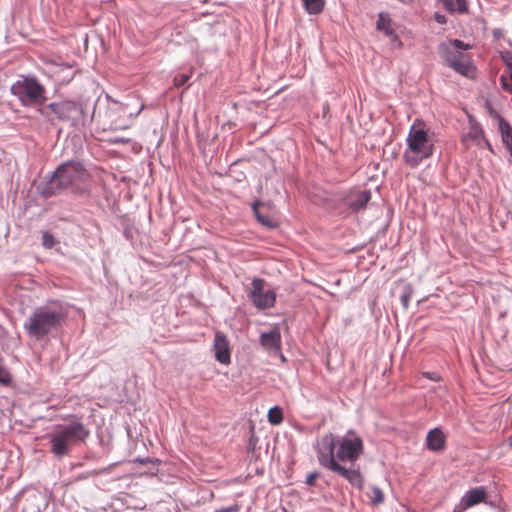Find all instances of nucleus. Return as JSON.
<instances>
[{
  "mask_svg": "<svg viewBox=\"0 0 512 512\" xmlns=\"http://www.w3.org/2000/svg\"><path fill=\"white\" fill-rule=\"evenodd\" d=\"M316 451L321 466L342 476L354 487L363 488L364 477L360 470L345 468L340 464L349 462L353 466L364 451L363 440L355 432L349 431L339 438L327 433L317 440Z\"/></svg>",
  "mask_w": 512,
  "mask_h": 512,
  "instance_id": "f257e3e1",
  "label": "nucleus"
},
{
  "mask_svg": "<svg viewBox=\"0 0 512 512\" xmlns=\"http://www.w3.org/2000/svg\"><path fill=\"white\" fill-rule=\"evenodd\" d=\"M66 318V313L59 303H52L36 308L24 322L28 336L41 340L53 330L59 328Z\"/></svg>",
  "mask_w": 512,
  "mask_h": 512,
  "instance_id": "f03ea898",
  "label": "nucleus"
},
{
  "mask_svg": "<svg viewBox=\"0 0 512 512\" xmlns=\"http://www.w3.org/2000/svg\"><path fill=\"white\" fill-rule=\"evenodd\" d=\"M90 431L79 421L67 425H57L49 434L50 452L58 458L70 453L73 447L83 443Z\"/></svg>",
  "mask_w": 512,
  "mask_h": 512,
  "instance_id": "7ed1b4c3",
  "label": "nucleus"
},
{
  "mask_svg": "<svg viewBox=\"0 0 512 512\" xmlns=\"http://www.w3.org/2000/svg\"><path fill=\"white\" fill-rule=\"evenodd\" d=\"M88 177V172L80 162L70 161L64 163L52 176L48 184L47 196L56 194L62 189L84 190Z\"/></svg>",
  "mask_w": 512,
  "mask_h": 512,
  "instance_id": "20e7f679",
  "label": "nucleus"
},
{
  "mask_svg": "<svg viewBox=\"0 0 512 512\" xmlns=\"http://www.w3.org/2000/svg\"><path fill=\"white\" fill-rule=\"evenodd\" d=\"M407 149L404 152L405 162L412 168L433 154V140L428 134L424 123L416 121L410 128L407 137Z\"/></svg>",
  "mask_w": 512,
  "mask_h": 512,
  "instance_id": "39448f33",
  "label": "nucleus"
},
{
  "mask_svg": "<svg viewBox=\"0 0 512 512\" xmlns=\"http://www.w3.org/2000/svg\"><path fill=\"white\" fill-rule=\"evenodd\" d=\"M471 48V45L455 39L445 44L441 51L444 63L455 72L468 77L476 76V67L472 63L471 56L463 51Z\"/></svg>",
  "mask_w": 512,
  "mask_h": 512,
  "instance_id": "423d86ee",
  "label": "nucleus"
},
{
  "mask_svg": "<svg viewBox=\"0 0 512 512\" xmlns=\"http://www.w3.org/2000/svg\"><path fill=\"white\" fill-rule=\"evenodd\" d=\"M10 91L24 106H42L46 101V89L35 77H21Z\"/></svg>",
  "mask_w": 512,
  "mask_h": 512,
  "instance_id": "0eeeda50",
  "label": "nucleus"
},
{
  "mask_svg": "<svg viewBox=\"0 0 512 512\" xmlns=\"http://www.w3.org/2000/svg\"><path fill=\"white\" fill-rule=\"evenodd\" d=\"M39 113L54 124L75 120L81 113V107L76 102L66 100L50 103L39 109Z\"/></svg>",
  "mask_w": 512,
  "mask_h": 512,
  "instance_id": "6e6552de",
  "label": "nucleus"
},
{
  "mask_svg": "<svg viewBox=\"0 0 512 512\" xmlns=\"http://www.w3.org/2000/svg\"><path fill=\"white\" fill-rule=\"evenodd\" d=\"M265 286L266 283L263 279L255 278L248 291L251 302L260 310L272 308L276 302V293L271 289H266Z\"/></svg>",
  "mask_w": 512,
  "mask_h": 512,
  "instance_id": "1a4fd4ad",
  "label": "nucleus"
},
{
  "mask_svg": "<svg viewBox=\"0 0 512 512\" xmlns=\"http://www.w3.org/2000/svg\"><path fill=\"white\" fill-rule=\"evenodd\" d=\"M370 199L371 192L369 190L351 189L342 196L341 202L350 212H356L364 209Z\"/></svg>",
  "mask_w": 512,
  "mask_h": 512,
  "instance_id": "9d476101",
  "label": "nucleus"
},
{
  "mask_svg": "<svg viewBox=\"0 0 512 512\" xmlns=\"http://www.w3.org/2000/svg\"><path fill=\"white\" fill-rule=\"evenodd\" d=\"M488 497V493L485 487H476L468 492L462 497L459 510L455 509L454 512H462L463 510L475 506L479 503L484 502Z\"/></svg>",
  "mask_w": 512,
  "mask_h": 512,
  "instance_id": "9b49d317",
  "label": "nucleus"
},
{
  "mask_svg": "<svg viewBox=\"0 0 512 512\" xmlns=\"http://www.w3.org/2000/svg\"><path fill=\"white\" fill-rule=\"evenodd\" d=\"M213 348L217 361L226 365L230 363L229 341L225 334L220 332L216 333Z\"/></svg>",
  "mask_w": 512,
  "mask_h": 512,
  "instance_id": "f8f14e48",
  "label": "nucleus"
},
{
  "mask_svg": "<svg viewBox=\"0 0 512 512\" xmlns=\"http://www.w3.org/2000/svg\"><path fill=\"white\" fill-rule=\"evenodd\" d=\"M260 343L266 350L280 354L281 334L279 329L274 328L269 332L262 333L260 336Z\"/></svg>",
  "mask_w": 512,
  "mask_h": 512,
  "instance_id": "ddd939ff",
  "label": "nucleus"
},
{
  "mask_svg": "<svg viewBox=\"0 0 512 512\" xmlns=\"http://www.w3.org/2000/svg\"><path fill=\"white\" fill-rule=\"evenodd\" d=\"M426 442L428 449L431 451L444 450L446 444L445 435L438 428L432 429L427 434Z\"/></svg>",
  "mask_w": 512,
  "mask_h": 512,
  "instance_id": "4468645a",
  "label": "nucleus"
},
{
  "mask_svg": "<svg viewBox=\"0 0 512 512\" xmlns=\"http://www.w3.org/2000/svg\"><path fill=\"white\" fill-rule=\"evenodd\" d=\"M450 13L464 14L468 12L467 0H439Z\"/></svg>",
  "mask_w": 512,
  "mask_h": 512,
  "instance_id": "2eb2a0df",
  "label": "nucleus"
},
{
  "mask_svg": "<svg viewBox=\"0 0 512 512\" xmlns=\"http://www.w3.org/2000/svg\"><path fill=\"white\" fill-rule=\"evenodd\" d=\"M376 26L379 31H383L387 36H391L393 41L399 40L398 36L393 33L391 19L388 14L379 13Z\"/></svg>",
  "mask_w": 512,
  "mask_h": 512,
  "instance_id": "dca6fc26",
  "label": "nucleus"
},
{
  "mask_svg": "<svg viewBox=\"0 0 512 512\" xmlns=\"http://www.w3.org/2000/svg\"><path fill=\"white\" fill-rule=\"evenodd\" d=\"M265 205L261 202H255L253 205V212L255 214L256 219L258 222L268 228L275 227L276 223L275 221L267 214L262 213L261 208H263Z\"/></svg>",
  "mask_w": 512,
  "mask_h": 512,
  "instance_id": "f3484780",
  "label": "nucleus"
},
{
  "mask_svg": "<svg viewBox=\"0 0 512 512\" xmlns=\"http://www.w3.org/2000/svg\"><path fill=\"white\" fill-rule=\"evenodd\" d=\"M499 129L501 132L502 141L512 155V128L506 121L501 119L499 122Z\"/></svg>",
  "mask_w": 512,
  "mask_h": 512,
  "instance_id": "a211bd4d",
  "label": "nucleus"
},
{
  "mask_svg": "<svg viewBox=\"0 0 512 512\" xmlns=\"http://www.w3.org/2000/svg\"><path fill=\"white\" fill-rule=\"evenodd\" d=\"M306 11L311 15L320 14L324 10L325 0H302Z\"/></svg>",
  "mask_w": 512,
  "mask_h": 512,
  "instance_id": "6ab92c4d",
  "label": "nucleus"
},
{
  "mask_svg": "<svg viewBox=\"0 0 512 512\" xmlns=\"http://www.w3.org/2000/svg\"><path fill=\"white\" fill-rule=\"evenodd\" d=\"M267 416L272 425H279L283 422V411L279 406L270 408Z\"/></svg>",
  "mask_w": 512,
  "mask_h": 512,
  "instance_id": "aec40b11",
  "label": "nucleus"
},
{
  "mask_svg": "<svg viewBox=\"0 0 512 512\" xmlns=\"http://www.w3.org/2000/svg\"><path fill=\"white\" fill-rule=\"evenodd\" d=\"M367 495L370 499V503L374 506L384 502V493L379 487H372Z\"/></svg>",
  "mask_w": 512,
  "mask_h": 512,
  "instance_id": "412c9836",
  "label": "nucleus"
},
{
  "mask_svg": "<svg viewBox=\"0 0 512 512\" xmlns=\"http://www.w3.org/2000/svg\"><path fill=\"white\" fill-rule=\"evenodd\" d=\"M500 84L504 91L512 94V73H503L500 77Z\"/></svg>",
  "mask_w": 512,
  "mask_h": 512,
  "instance_id": "4be33fe9",
  "label": "nucleus"
},
{
  "mask_svg": "<svg viewBox=\"0 0 512 512\" xmlns=\"http://www.w3.org/2000/svg\"><path fill=\"white\" fill-rule=\"evenodd\" d=\"M57 241L55 240L54 236L49 233L48 231H44L42 233V246L46 249L52 248Z\"/></svg>",
  "mask_w": 512,
  "mask_h": 512,
  "instance_id": "5701e85b",
  "label": "nucleus"
},
{
  "mask_svg": "<svg viewBox=\"0 0 512 512\" xmlns=\"http://www.w3.org/2000/svg\"><path fill=\"white\" fill-rule=\"evenodd\" d=\"M130 127V119L118 121L116 119L111 121V128L114 130H125Z\"/></svg>",
  "mask_w": 512,
  "mask_h": 512,
  "instance_id": "b1692460",
  "label": "nucleus"
},
{
  "mask_svg": "<svg viewBox=\"0 0 512 512\" xmlns=\"http://www.w3.org/2000/svg\"><path fill=\"white\" fill-rule=\"evenodd\" d=\"M190 77H191V73H189V74H185V73L177 74L174 77L173 84H174L175 87H181V86H183V85H185L187 83V81L190 79Z\"/></svg>",
  "mask_w": 512,
  "mask_h": 512,
  "instance_id": "393cba45",
  "label": "nucleus"
},
{
  "mask_svg": "<svg viewBox=\"0 0 512 512\" xmlns=\"http://www.w3.org/2000/svg\"><path fill=\"white\" fill-rule=\"evenodd\" d=\"M422 375L431 380V381H434V382H440L442 381V377L439 373L437 372H422Z\"/></svg>",
  "mask_w": 512,
  "mask_h": 512,
  "instance_id": "a878e982",
  "label": "nucleus"
},
{
  "mask_svg": "<svg viewBox=\"0 0 512 512\" xmlns=\"http://www.w3.org/2000/svg\"><path fill=\"white\" fill-rule=\"evenodd\" d=\"M505 64H506V70L504 73H512V54L507 53L502 56Z\"/></svg>",
  "mask_w": 512,
  "mask_h": 512,
  "instance_id": "bb28decb",
  "label": "nucleus"
},
{
  "mask_svg": "<svg viewBox=\"0 0 512 512\" xmlns=\"http://www.w3.org/2000/svg\"><path fill=\"white\" fill-rule=\"evenodd\" d=\"M318 477H319V474L317 472H313L307 476L306 483L310 486H313Z\"/></svg>",
  "mask_w": 512,
  "mask_h": 512,
  "instance_id": "cd10ccee",
  "label": "nucleus"
},
{
  "mask_svg": "<svg viewBox=\"0 0 512 512\" xmlns=\"http://www.w3.org/2000/svg\"><path fill=\"white\" fill-rule=\"evenodd\" d=\"M134 462H138L140 464H147V463L159 464L160 461L158 459H151V458H144V459L136 458L134 460Z\"/></svg>",
  "mask_w": 512,
  "mask_h": 512,
  "instance_id": "c85d7f7f",
  "label": "nucleus"
},
{
  "mask_svg": "<svg viewBox=\"0 0 512 512\" xmlns=\"http://www.w3.org/2000/svg\"><path fill=\"white\" fill-rule=\"evenodd\" d=\"M114 114L126 115L127 114V106H125V105L119 106L115 111H112L111 116H113Z\"/></svg>",
  "mask_w": 512,
  "mask_h": 512,
  "instance_id": "c756f323",
  "label": "nucleus"
},
{
  "mask_svg": "<svg viewBox=\"0 0 512 512\" xmlns=\"http://www.w3.org/2000/svg\"><path fill=\"white\" fill-rule=\"evenodd\" d=\"M410 296V293H405L401 296V302L404 307H408Z\"/></svg>",
  "mask_w": 512,
  "mask_h": 512,
  "instance_id": "7c9ffc66",
  "label": "nucleus"
},
{
  "mask_svg": "<svg viewBox=\"0 0 512 512\" xmlns=\"http://www.w3.org/2000/svg\"><path fill=\"white\" fill-rule=\"evenodd\" d=\"M434 18L435 20L439 23V24H445L446 23V17L442 14H438L436 13L434 15Z\"/></svg>",
  "mask_w": 512,
  "mask_h": 512,
  "instance_id": "2f4dec72",
  "label": "nucleus"
},
{
  "mask_svg": "<svg viewBox=\"0 0 512 512\" xmlns=\"http://www.w3.org/2000/svg\"><path fill=\"white\" fill-rule=\"evenodd\" d=\"M216 512H238L236 507H227L217 510Z\"/></svg>",
  "mask_w": 512,
  "mask_h": 512,
  "instance_id": "473e14b6",
  "label": "nucleus"
},
{
  "mask_svg": "<svg viewBox=\"0 0 512 512\" xmlns=\"http://www.w3.org/2000/svg\"><path fill=\"white\" fill-rule=\"evenodd\" d=\"M508 446L512 449V435L508 438Z\"/></svg>",
  "mask_w": 512,
  "mask_h": 512,
  "instance_id": "72a5a7b5",
  "label": "nucleus"
},
{
  "mask_svg": "<svg viewBox=\"0 0 512 512\" xmlns=\"http://www.w3.org/2000/svg\"><path fill=\"white\" fill-rule=\"evenodd\" d=\"M129 140H124V139H119V140H116V142H122V143H127Z\"/></svg>",
  "mask_w": 512,
  "mask_h": 512,
  "instance_id": "f704fd0d",
  "label": "nucleus"
},
{
  "mask_svg": "<svg viewBox=\"0 0 512 512\" xmlns=\"http://www.w3.org/2000/svg\"><path fill=\"white\" fill-rule=\"evenodd\" d=\"M142 108H143V105L140 107V109H139V110H137V112H136V114H135V115H138V114L140 113V111L142 110Z\"/></svg>",
  "mask_w": 512,
  "mask_h": 512,
  "instance_id": "c9c22d12",
  "label": "nucleus"
},
{
  "mask_svg": "<svg viewBox=\"0 0 512 512\" xmlns=\"http://www.w3.org/2000/svg\"><path fill=\"white\" fill-rule=\"evenodd\" d=\"M281 359H282V361H285V360H286V359H285V357H284L283 355H281Z\"/></svg>",
  "mask_w": 512,
  "mask_h": 512,
  "instance_id": "e433bc0d",
  "label": "nucleus"
}]
</instances>
